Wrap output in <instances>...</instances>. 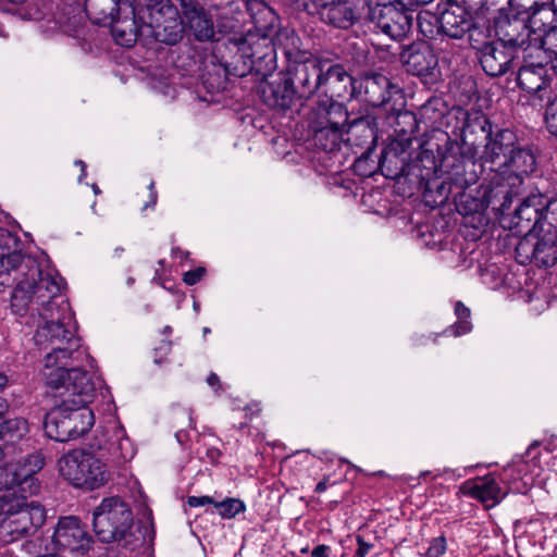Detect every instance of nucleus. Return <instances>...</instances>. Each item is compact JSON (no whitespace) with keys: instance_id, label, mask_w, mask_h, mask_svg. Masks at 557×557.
Instances as JSON below:
<instances>
[{"instance_id":"obj_4","label":"nucleus","mask_w":557,"mask_h":557,"mask_svg":"<svg viewBox=\"0 0 557 557\" xmlns=\"http://www.w3.org/2000/svg\"><path fill=\"white\" fill-rule=\"evenodd\" d=\"M536 161L531 150L516 146L508 163L491 175L484 187L482 200L493 210L505 213L512 202V196L523 183V176L535 170Z\"/></svg>"},{"instance_id":"obj_35","label":"nucleus","mask_w":557,"mask_h":557,"mask_svg":"<svg viewBox=\"0 0 557 557\" xmlns=\"http://www.w3.org/2000/svg\"><path fill=\"white\" fill-rule=\"evenodd\" d=\"M343 2L355 23L360 20L374 17L372 14V0H343Z\"/></svg>"},{"instance_id":"obj_55","label":"nucleus","mask_w":557,"mask_h":557,"mask_svg":"<svg viewBox=\"0 0 557 557\" xmlns=\"http://www.w3.org/2000/svg\"><path fill=\"white\" fill-rule=\"evenodd\" d=\"M154 362H156V363H161V362H162V359H161V358H157V357H156V358H154Z\"/></svg>"},{"instance_id":"obj_43","label":"nucleus","mask_w":557,"mask_h":557,"mask_svg":"<svg viewBox=\"0 0 557 557\" xmlns=\"http://www.w3.org/2000/svg\"><path fill=\"white\" fill-rule=\"evenodd\" d=\"M187 504L190 507H201L209 504H215L214 500L209 496H189Z\"/></svg>"},{"instance_id":"obj_13","label":"nucleus","mask_w":557,"mask_h":557,"mask_svg":"<svg viewBox=\"0 0 557 557\" xmlns=\"http://www.w3.org/2000/svg\"><path fill=\"white\" fill-rule=\"evenodd\" d=\"M524 55H522L523 64L519 67L517 82L521 89L529 94H540L548 86L549 79L547 77V70L545 64L544 51L541 48H524Z\"/></svg>"},{"instance_id":"obj_17","label":"nucleus","mask_w":557,"mask_h":557,"mask_svg":"<svg viewBox=\"0 0 557 557\" xmlns=\"http://www.w3.org/2000/svg\"><path fill=\"white\" fill-rule=\"evenodd\" d=\"M478 58L483 71L490 76H502L513 66V62L521 57L498 41L484 45Z\"/></svg>"},{"instance_id":"obj_3","label":"nucleus","mask_w":557,"mask_h":557,"mask_svg":"<svg viewBox=\"0 0 557 557\" xmlns=\"http://www.w3.org/2000/svg\"><path fill=\"white\" fill-rule=\"evenodd\" d=\"M132 9L131 23L119 18L111 22L119 45L131 47L139 37L175 45L183 37L178 10L171 0H132Z\"/></svg>"},{"instance_id":"obj_37","label":"nucleus","mask_w":557,"mask_h":557,"mask_svg":"<svg viewBox=\"0 0 557 557\" xmlns=\"http://www.w3.org/2000/svg\"><path fill=\"white\" fill-rule=\"evenodd\" d=\"M542 220L545 230H552L557 233V194L550 199L544 196V208Z\"/></svg>"},{"instance_id":"obj_8","label":"nucleus","mask_w":557,"mask_h":557,"mask_svg":"<svg viewBox=\"0 0 557 557\" xmlns=\"http://www.w3.org/2000/svg\"><path fill=\"white\" fill-rule=\"evenodd\" d=\"M61 475L75 487L96 490L110 479L108 466L95 453L73 449L59 460Z\"/></svg>"},{"instance_id":"obj_2","label":"nucleus","mask_w":557,"mask_h":557,"mask_svg":"<svg viewBox=\"0 0 557 557\" xmlns=\"http://www.w3.org/2000/svg\"><path fill=\"white\" fill-rule=\"evenodd\" d=\"M20 238L0 230V285H16L11 297V308L23 315L28 310L37 313L41 323L70 325L69 305L62 298L63 278L52 272L44 273L37 261L22 253Z\"/></svg>"},{"instance_id":"obj_14","label":"nucleus","mask_w":557,"mask_h":557,"mask_svg":"<svg viewBox=\"0 0 557 557\" xmlns=\"http://www.w3.org/2000/svg\"><path fill=\"white\" fill-rule=\"evenodd\" d=\"M287 75L297 88L298 98L308 99L321 88L322 61L311 54L306 60L288 65Z\"/></svg>"},{"instance_id":"obj_32","label":"nucleus","mask_w":557,"mask_h":557,"mask_svg":"<svg viewBox=\"0 0 557 557\" xmlns=\"http://www.w3.org/2000/svg\"><path fill=\"white\" fill-rule=\"evenodd\" d=\"M28 432V423L24 418H13L0 423V442L14 444Z\"/></svg>"},{"instance_id":"obj_59","label":"nucleus","mask_w":557,"mask_h":557,"mask_svg":"<svg viewBox=\"0 0 557 557\" xmlns=\"http://www.w3.org/2000/svg\"><path fill=\"white\" fill-rule=\"evenodd\" d=\"M535 445H536V443H534V444L530 445L529 450H530L531 448H533Z\"/></svg>"},{"instance_id":"obj_25","label":"nucleus","mask_w":557,"mask_h":557,"mask_svg":"<svg viewBox=\"0 0 557 557\" xmlns=\"http://www.w3.org/2000/svg\"><path fill=\"white\" fill-rule=\"evenodd\" d=\"M265 101L270 107L287 110L294 103L296 97H298L297 88L289 77L275 81L268 86L264 90Z\"/></svg>"},{"instance_id":"obj_47","label":"nucleus","mask_w":557,"mask_h":557,"mask_svg":"<svg viewBox=\"0 0 557 557\" xmlns=\"http://www.w3.org/2000/svg\"><path fill=\"white\" fill-rule=\"evenodd\" d=\"M171 350V342L163 341L160 347L156 348V352L161 351L164 356H166Z\"/></svg>"},{"instance_id":"obj_39","label":"nucleus","mask_w":557,"mask_h":557,"mask_svg":"<svg viewBox=\"0 0 557 557\" xmlns=\"http://www.w3.org/2000/svg\"><path fill=\"white\" fill-rule=\"evenodd\" d=\"M545 123L548 131L557 135V99L548 103L545 112Z\"/></svg>"},{"instance_id":"obj_26","label":"nucleus","mask_w":557,"mask_h":557,"mask_svg":"<svg viewBox=\"0 0 557 557\" xmlns=\"http://www.w3.org/2000/svg\"><path fill=\"white\" fill-rule=\"evenodd\" d=\"M401 60L407 71L417 76L429 75L437 64L435 54L425 46L404 51Z\"/></svg>"},{"instance_id":"obj_51","label":"nucleus","mask_w":557,"mask_h":557,"mask_svg":"<svg viewBox=\"0 0 557 557\" xmlns=\"http://www.w3.org/2000/svg\"><path fill=\"white\" fill-rule=\"evenodd\" d=\"M75 164H77L78 166L82 168L81 176H85L86 175V164L82 160L76 161ZM79 180H82V177H79Z\"/></svg>"},{"instance_id":"obj_21","label":"nucleus","mask_w":557,"mask_h":557,"mask_svg":"<svg viewBox=\"0 0 557 557\" xmlns=\"http://www.w3.org/2000/svg\"><path fill=\"white\" fill-rule=\"evenodd\" d=\"M364 99L372 107H382L389 102L395 96L401 98V90L398 86L383 74H372L362 81Z\"/></svg>"},{"instance_id":"obj_54","label":"nucleus","mask_w":557,"mask_h":557,"mask_svg":"<svg viewBox=\"0 0 557 557\" xmlns=\"http://www.w3.org/2000/svg\"><path fill=\"white\" fill-rule=\"evenodd\" d=\"M181 433H182V431H178V432H176V434H175V436H176L177 441H180V442H181Z\"/></svg>"},{"instance_id":"obj_34","label":"nucleus","mask_w":557,"mask_h":557,"mask_svg":"<svg viewBox=\"0 0 557 557\" xmlns=\"http://www.w3.org/2000/svg\"><path fill=\"white\" fill-rule=\"evenodd\" d=\"M527 47L529 50H533V48H541L544 51L545 59L547 60V54L557 53V27H549V29L544 32L541 37L534 36L533 41H530V45Z\"/></svg>"},{"instance_id":"obj_1","label":"nucleus","mask_w":557,"mask_h":557,"mask_svg":"<svg viewBox=\"0 0 557 557\" xmlns=\"http://www.w3.org/2000/svg\"><path fill=\"white\" fill-rule=\"evenodd\" d=\"M35 344L50 349L44 357L41 375L46 385L61 397L45 421L46 434L57 442H67L86 434L94 425L91 403L96 386L88 373L94 359L82 347L72 325L46 324L34 335Z\"/></svg>"},{"instance_id":"obj_15","label":"nucleus","mask_w":557,"mask_h":557,"mask_svg":"<svg viewBox=\"0 0 557 557\" xmlns=\"http://www.w3.org/2000/svg\"><path fill=\"white\" fill-rule=\"evenodd\" d=\"M52 541L58 548L85 554L91 546V537L76 517H63L59 520Z\"/></svg>"},{"instance_id":"obj_36","label":"nucleus","mask_w":557,"mask_h":557,"mask_svg":"<svg viewBox=\"0 0 557 557\" xmlns=\"http://www.w3.org/2000/svg\"><path fill=\"white\" fill-rule=\"evenodd\" d=\"M455 314L458 321L451 326V334L454 336H460L471 331L472 325L469 321L470 309L466 307L461 301H457L455 305Z\"/></svg>"},{"instance_id":"obj_22","label":"nucleus","mask_w":557,"mask_h":557,"mask_svg":"<svg viewBox=\"0 0 557 557\" xmlns=\"http://www.w3.org/2000/svg\"><path fill=\"white\" fill-rule=\"evenodd\" d=\"M412 17L393 5L380 9L376 27L393 39H400L410 30Z\"/></svg>"},{"instance_id":"obj_52","label":"nucleus","mask_w":557,"mask_h":557,"mask_svg":"<svg viewBox=\"0 0 557 557\" xmlns=\"http://www.w3.org/2000/svg\"><path fill=\"white\" fill-rule=\"evenodd\" d=\"M186 417H187V420H188V423H189V426L193 425V418L190 416V411H186Z\"/></svg>"},{"instance_id":"obj_56","label":"nucleus","mask_w":557,"mask_h":557,"mask_svg":"<svg viewBox=\"0 0 557 557\" xmlns=\"http://www.w3.org/2000/svg\"><path fill=\"white\" fill-rule=\"evenodd\" d=\"M502 0H492L493 3H498L500 2ZM507 4H508V0H504Z\"/></svg>"},{"instance_id":"obj_48","label":"nucleus","mask_w":557,"mask_h":557,"mask_svg":"<svg viewBox=\"0 0 557 557\" xmlns=\"http://www.w3.org/2000/svg\"><path fill=\"white\" fill-rule=\"evenodd\" d=\"M552 63V70L557 74V52L553 54H547V62Z\"/></svg>"},{"instance_id":"obj_40","label":"nucleus","mask_w":557,"mask_h":557,"mask_svg":"<svg viewBox=\"0 0 557 557\" xmlns=\"http://www.w3.org/2000/svg\"><path fill=\"white\" fill-rule=\"evenodd\" d=\"M446 539L438 536L430 542L425 557H442L446 553Z\"/></svg>"},{"instance_id":"obj_18","label":"nucleus","mask_w":557,"mask_h":557,"mask_svg":"<svg viewBox=\"0 0 557 557\" xmlns=\"http://www.w3.org/2000/svg\"><path fill=\"white\" fill-rule=\"evenodd\" d=\"M544 208V195L530 194L525 197L515 210L511 224L518 232L534 233L535 228L539 232L544 231V223L542 220Z\"/></svg>"},{"instance_id":"obj_46","label":"nucleus","mask_w":557,"mask_h":557,"mask_svg":"<svg viewBox=\"0 0 557 557\" xmlns=\"http://www.w3.org/2000/svg\"><path fill=\"white\" fill-rule=\"evenodd\" d=\"M149 201L145 205L144 208H148V207H153L156 203H157V199H158V195H157V191L154 189V183L151 182L150 185H149Z\"/></svg>"},{"instance_id":"obj_11","label":"nucleus","mask_w":557,"mask_h":557,"mask_svg":"<svg viewBox=\"0 0 557 557\" xmlns=\"http://www.w3.org/2000/svg\"><path fill=\"white\" fill-rule=\"evenodd\" d=\"M472 15L459 3H449L440 14L424 12L419 14L418 24L428 36L434 33L453 39H460L470 29Z\"/></svg>"},{"instance_id":"obj_60","label":"nucleus","mask_w":557,"mask_h":557,"mask_svg":"<svg viewBox=\"0 0 557 557\" xmlns=\"http://www.w3.org/2000/svg\"><path fill=\"white\" fill-rule=\"evenodd\" d=\"M134 282L133 278H128V284H132Z\"/></svg>"},{"instance_id":"obj_41","label":"nucleus","mask_w":557,"mask_h":557,"mask_svg":"<svg viewBox=\"0 0 557 557\" xmlns=\"http://www.w3.org/2000/svg\"><path fill=\"white\" fill-rule=\"evenodd\" d=\"M508 4L517 11H529L537 5V0H508Z\"/></svg>"},{"instance_id":"obj_28","label":"nucleus","mask_w":557,"mask_h":557,"mask_svg":"<svg viewBox=\"0 0 557 557\" xmlns=\"http://www.w3.org/2000/svg\"><path fill=\"white\" fill-rule=\"evenodd\" d=\"M85 10L95 23H111L117 18L119 0H85Z\"/></svg>"},{"instance_id":"obj_6","label":"nucleus","mask_w":557,"mask_h":557,"mask_svg":"<svg viewBox=\"0 0 557 557\" xmlns=\"http://www.w3.org/2000/svg\"><path fill=\"white\" fill-rule=\"evenodd\" d=\"M231 44L237 49L234 69L237 76L255 72L264 78L276 70V47L269 35L248 32L233 38Z\"/></svg>"},{"instance_id":"obj_58","label":"nucleus","mask_w":557,"mask_h":557,"mask_svg":"<svg viewBox=\"0 0 557 557\" xmlns=\"http://www.w3.org/2000/svg\"><path fill=\"white\" fill-rule=\"evenodd\" d=\"M94 190H95V193H98V191H99V189H98V187H97V186H94Z\"/></svg>"},{"instance_id":"obj_5","label":"nucleus","mask_w":557,"mask_h":557,"mask_svg":"<svg viewBox=\"0 0 557 557\" xmlns=\"http://www.w3.org/2000/svg\"><path fill=\"white\" fill-rule=\"evenodd\" d=\"M45 466L40 453L28 455L21 461L0 467V513L8 508L18 506L16 495L20 491L27 494H38L40 483L35 476Z\"/></svg>"},{"instance_id":"obj_44","label":"nucleus","mask_w":557,"mask_h":557,"mask_svg":"<svg viewBox=\"0 0 557 557\" xmlns=\"http://www.w3.org/2000/svg\"><path fill=\"white\" fill-rule=\"evenodd\" d=\"M358 549L356 552L358 557H366L370 549L372 548V544L366 542L361 536H357Z\"/></svg>"},{"instance_id":"obj_53","label":"nucleus","mask_w":557,"mask_h":557,"mask_svg":"<svg viewBox=\"0 0 557 557\" xmlns=\"http://www.w3.org/2000/svg\"><path fill=\"white\" fill-rule=\"evenodd\" d=\"M163 332H164L165 334H171V333H172V327H171V326H165V327H164V330H163Z\"/></svg>"},{"instance_id":"obj_7","label":"nucleus","mask_w":557,"mask_h":557,"mask_svg":"<svg viewBox=\"0 0 557 557\" xmlns=\"http://www.w3.org/2000/svg\"><path fill=\"white\" fill-rule=\"evenodd\" d=\"M92 524L100 541L122 542L125 547L133 546V513L128 505L113 496L102 499L92 513Z\"/></svg>"},{"instance_id":"obj_16","label":"nucleus","mask_w":557,"mask_h":557,"mask_svg":"<svg viewBox=\"0 0 557 557\" xmlns=\"http://www.w3.org/2000/svg\"><path fill=\"white\" fill-rule=\"evenodd\" d=\"M516 144L517 136L509 129H500L487 136L482 159L485 166L490 164L488 170L492 174L500 171L508 163L509 154L512 153Z\"/></svg>"},{"instance_id":"obj_57","label":"nucleus","mask_w":557,"mask_h":557,"mask_svg":"<svg viewBox=\"0 0 557 557\" xmlns=\"http://www.w3.org/2000/svg\"><path fill=\"white\" fill-rule=\"evenodd\" d=\"M307 552H308L307 547L301 549V553H304V554L307 553Z\"/></svg>"},{"instance_id":"obj_9","label":"nucleus","mask_w":557,"mask_h":557,"mask_svg":"<svg viewBox=\"0 0 557 557\" xmlns=\"http://www.w3.org/2000/svg\"><path fill=\"white\" fill-rule=\"evenodd\" d=\"M35 494L20 491L18 506L8 508L0 521V542L11 544L34 534L45 522V508L37 502H27Z\"/></svg>"},{"instance_id":"obj_31","label":"nucleus","mask_w":557,"mask_h":557,"mask_svg":"<svg viewBox=\"0 0 557 557\" xmlns=\"http://www.w3.org/2000/svg\"><path fill=\"white\" fill-rule=\"evenodd\" d=\"M467 34L471 46L480 52L484 45L491 44L487 41L491 36L490 21L476 13L471 17V26Z\"/></svg>"},{"instance_id":"obj_45","label":"nucleus","mask_w":557,"mask_h":557,"mask_svg":"<svg viewBox=\"0 0 557 557\" xmlns=\"http://www.w3.org/2000/svg\"><path fill=\"white\" fill-rule=\"evenodd\" d=\"M330 546L320 544L312 549L311 557H330Z\"/></svg>"},{"instance_id":"obj_24","label":"nucleus","mask_w":557,"mask_h":557,"mask_svg":"<svg viewBox=\"0 0 557 557\" xmlns=\"http://www.w3.org/2000/svg\"><path fill=\"white\" fill-rule=\"evenodd\" d=\"M322 62L321 88H324L325 98L333 101V97H342L351 83V77L341 64L329 65L325 69Z\"/></svg>"},{"instance_id":"obj_29","label":"nucleus","mask_w":557,"mask_h":557,"mask_svg":"<svg viewBox=\"0 0 557 557\" xmlns=\"http://www.w3.org/2000/svg\"><path fill=\"white\" fill-rule=\"evenodd\" d=\"M314 15H317L321 22L337 28L346 29L355 24L343 0L334 1Z\"/></svg>"},{"instance_id":"obj_38","label":"nucleus","mask_w":557,"mask_h":557,"mask_svg":"<svg viewBox=\"0 0 557 557\" xmlns=\"http://www.w3.org/2000/svg\"><path fill=\"white\" fill-rule=\"evenodd\" d=\"M214 505L219 509V513L223 518L227 519L233 518L245 510L244 503L236 498H227L221 503H215Z\"/></svg>"},{"instance_id":"obj_33","label":"nucleus","mask_w":557,"mask_h":557,"mask_svg":"<svg viewBox=\"0 0 557 557\" xmlns=\"http://www.w3.org/2000/svg\"><path fill=\"white\" fill-rule=\"evenodd\" d=\"M555 13L548 7L542 5L534 11L529 21L527 22L530 29H532V36H542L544 32H547L552 26Z\"/></svg>"},{"instance_id":"obj_20","label":"nucleus","mask_w":557,"mask_h":557,"mask_svg":"<svg viewBox=\"0 0 557 557\" xmlns=\"http://www.w3.org/2000/svg\"><path fill=\"white\" fill-rule=\"evenodd\" d=\"M498 42L505 44L520 57L524 55L527 46L533 41L532 29L521 18H503L496 25Z\"/></svg>"},{"instance_id":"obj_30","label":"nucleus","mask_w":557,"mask_h":557,"mask_svg":"<svg viewBox=\"0 0 557 557\" xmlns=\"http://www.w3.org/2000/svg\"><path fill=\"white\" fill-rule=\"evenodd\" d=\"M247 10L259 32L273 28L277 22L275 12L261 0H249L247 2Z\"/></svg>"},{"instance_id":"obj_49","label":"nucleus","mask_w":557,"mask_h":557,"mask_svg":"<svg viewBox=\"0 0 557 557\" xmlns=\"http://www.w3.org/2000/svg\"><path fill=\"white\" fill-rule=\"evenodd\" d=\"M327 488V478H324L322 481H320L315 486L317 493H323Z\"/></svg>"},{"instance_id":"obj_50","label":"nucleus","mask_w":557,"mask_h":557,"mask_svg":"<svg viewBox=\"0 0 557 557\" xmlns=\"http://www.w3.org/2000/svg\"><path fill=\"white\" fill-rule=\"evenodd\" d=\"M219 376L215 374V373H211L208 379H207V382L210 386L214 387L215 385L219 384Z\"/></svg>"},{"instance_id":"obj_12","label":"nucleus","mask_w":557,"mask_h":557,"mask_svg":"<svg viewBox=\"0 0 557 557\" xmlns=\"http://www.w3.org/2000/svg\"><path fill=\"white\" fill-rule=\"evenodd\" d=\"M516 260L521 264L553 267L557 262V233L544 230L525 234L516 246Z\"/></svg>"},{"instance_id":"obj_42","label":"nucleus","mask_w":557,"mask_h":557,"mask_svg":"<svg viewBox=\"0 0 557 557\" xmlns=\"http://www.w3.org/2000/svg\"><path fill=\"white\" fill-rule=\"evenodd\" d=\"M203 275H205V269L203 268H198V269H195V270H190V271H187L184 274V282L187 285H195L196 283H198L201 280V277Z\"/></svg>"},{"instance_id":"obj_23","label":"nucleus","mask_w":557,"mask_h":557,"mask_svg":"<svg viewBox=\"0 0 557 557\" xmlns=\"http://www.w3.org/2000/svg\"><path fill=\"white\" fill-rule=\"evenodd\" d=\"M465 494L485 504L486 507H493L498 504L505 496L495 478L487 475L479 478L473 482H467L462 485Z\"/></svg>"},{"instance_id":"obj_19","label":"nucleus","mask_w":557,"mask_h":557,"mask_svg":"<svg viewBox=\"0 0 557 557\" xmlns=\"http://www.w3.org/2000/svg\"><path fill=\"white\" fill-rule=\"evenodd\" d=\"M180 3L182 28L186 24L197 40H210L214 36V26L211 16L196 0H176Z\"/></svg>"},{"instance_id":"obj_27","label":"nucleus","mask_w":557,"mask_h":557,"mask_svg":"<svg viewBox=\"0 0 557 557\" xmlns=\"http://www.w3.org/2000/svg\"><path fill=\"white\" fill-rule=\"evenodd\" d=\"M276 53L280 51L286 58L288 65L298 61L306 60L312 54L310 51L301 48V40L292 29H280L274 41Z\"/></svg>"},{"instance_id":"obj_10","label":"nucleus","mask_w":557,"mask_h":557,"mask_svg":"<svg viewBox=\"0 0 557 557\" xmlns=\"http://www.w3.org/2000/svg\"><path fill=\"white\" fill-rule=\"evenodd\" d=\"M347 120V111L342 104L331 99L319 101L310 115L314 145L324 151L335 150L342 141Z\"/></svg>"}]
</instances>
